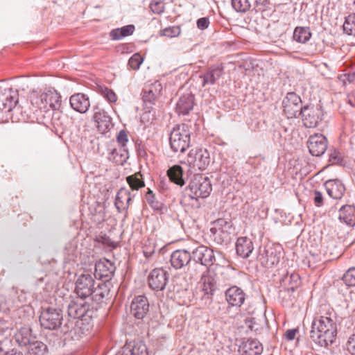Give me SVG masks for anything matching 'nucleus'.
Here are the masks:
<instances>
[{
	"label": "nucleus",
	"mask_w": 355,
	"mask_h": 355,
	"mask_svg": "<svg viewBox=\"0 0 355 355\" xmlns=\"http://www.w3.org/2000/svg\"><path fill=\"white\" fill-rule=\"evenodd\" d=\"M337 324L331 313L315 316L311 323L310 338L317 345L327 348L336 340Z\"/></svg>",
	"instance_id": "obj_1"
},
{
	"label": "nucleus",
	"mask_w": 355,
	"mask_h": 355,
	"mask_svg": "<svg viewBox=\"0 0 355 355\" xmlns=\"http://www.w3.org/2000/svg\"><path fill=\"white\" fill-rule=\"evenodd\" d=\"M61 96L55 90L49 89L40 94L31 96V104L40 110L47 111L51 108L55 114H60L58 110L61 106Z\"/></svg>",
	"instance_id": "obj_2"
},
{
	"label": "nucleus",
	"mask_w": 355,
	"mask_h": 355,
	"mask_svg": "<svg viewBox=\"0 0 355 355\" xmlns=\"http://www.w3.org/2000/svg\"><path fill=\"white\" fill-rule=\"evenodd\" d=\"M212 191L211 180L208 177L200 174L194 175L187 187L186 192L193 200L208 197Z\"/></svg>",
	"instance_id": "obj_3"
},
{
	"label": "nucleus",
	"mask_w": 355,
	"mask_h": 355,
	"mask_svg": "<svg viewBox=\"0 0 355 355\" xmlns=\"http://www.w3.org/2000/svg\"><path fill=\"white\" fill-rule=\"evenodd\" d=\"M190 135L188 125L182 123L173 128L169 141L171 149L175 153H184L190 145Z\"/></svg>",
	"instance_id": "obj_4"
},
{
	"label": "nucleus",
	"mask_w": 355,
	"mask_h": 355,
	"mask_svg": "<svg viewBox=\"0 0 355 355\" xmlns=\"http://www.w3.org/2000/svg\"><path fill=\"white\" fill-rule=\"evenodd\" d=\"M232 223L225 218H218L212 223L210 228V236L219 245L227 244L231 240Z\"/></svg>",
	"instance_id": "obj_5"
},
{
	"label": "nucleus",
	"mask_w": 355,
	"mask_h": 355,
	"mask_svg": "<svg viewBox=\"0 0 355 355\" xmlns=\"http://www.w3.org/2000/svg\"><path fill=\"white\" fill-rule=\"evenodd\" d=\"M192 257L196 263L207 267L214 266L217 258L221 259L225 262L223 253L219 251L215 252L213 249L204 245L198 246L192 251Z\"/></svg>",
	"instance_id": "obj_6"
},
{
	"label": "nucleus",
	"mask_w": 355,
	"mask_h": 355,
	"mask_svg": "<svg viewBox=\"0 0 355 355\" xmlns=\"http://www.w3.org/2000/svg\"><path fill=\"white\" fill-rule=\"evenodd\" d=\"M282 248L279 245L268 244L260 247L257 260L266 268L277 266L282 257Z\"/></svg>",
	"instance_id": "obj_7"
},
{
	"label": "nucleus",
	"mask_w": 355,
	"mask_h": 355,
	"mask_svg": "<svg viewBox=\"0 0 355 355\" xmlns=\"http://www.w3.org/2000/svg\"><path fill=\"white\" fill-rule=\"evenodd\" d=\"M62 320V311L54 307L43 308L40 316L42 327L51 330L60 327Z\"/></svg>",
	"instance_id": "obj_8"
},
{
	"label": "nucleus",
	"mask_w": 355,
	"mask_h": 355,
	"mask_svg": "<svg viewBox=\"0 0 355 355\" xmlns=\"http://www.w3.org/2000/svg\"><path fill=\"white\" fill-rule=\"evenodd\" d=\"M300 114L306 128H315L322 121L323 110L319 105H307L302 107Z\"/></svg>",
	"instance_id": "obj_9"
},
{
	"label": "nucleus",
	"mask_w": 355,
	"mask_h": 355,
	"mask_svg": "<svg viewBox=\"0 0 355 355\" xmlns=\"http://www.w3.org/2000/svg\"><path fill=\"white\" fill-rule=\"evenodd\" d=\"M187 161L193 168L204 171L210 164V155L205 148L192 149L189 153Z\"/></svg>",
	"instance_id": "obj_10"
},
{
	"label": "nucleus",
	"mask_w": 355,
	"mask_h": 355,
	"mask_svg": "<svg viewBox=\"0 0 355 355\" xmlns=\"http://www.w3.org/2000/svg\"><path fill=\"white\" fill-rule=\"evenodd\" d=\"M169 279V274L162 268L151 270L148 277V283L150 288L154 291H163Z\"/></svg>",
	"instance_id": "obj_11"
},
{
	"label": "nucleus",
	"mask_w": 355,
	"mask_h": 355,
	"mask_svg": "<svg viewBox=\"0 0 355 355\" xmlns=\"http://www.w3.org/2000/svg\"><path fill=\"white\" fill-rule=\"evenodd\" d=\"M162 85L159 81L146 86L142 91V100L144 109L152 108L161 96Z\"/></svg>",
	"instance_id": "obj_12"
},
{
	"label": "nucleus",
	"mask_w": 355,
	"mask_h": 355,
	"mask_svg": "<svg viewBox=\"0 0 355 355\" xmlns=\"http://www.w3.org/2000/svg\"><path fill=\"white\" fill-rule=\"evenodd\" d=\"M0 102H1L2 111L10 112L18 103V94L16 92H12L8 85H1L0 86Z\"/></svg>",
	"instance_id": "obj_13"
},
{
	"label": "nucleus",
	"mask_w": 355,
	"mask_h": 355,
	"mask_svg": "<svg viewBox=\"0 0 355 355\" xmlns=\"http://www.w3.org/2000/svg\"><path fill=\"white\" fill-rule=\"evenodd\" d=\"M301 98L294 92H288L282 101L284 112L288 118H294L301 112Z\"/></svg>",
	"instance_id": "obj_14"
},
{
	"label": "nucleus",
	"mask_w": 355,
	"mask_h": 355,
	"mask_svg": "<svg viewBox=\"0 0 355 355\" xmlns=\"http://www.w3.org/2000/svg\"><path fill=\"white\" fill-rule=\"evenodd\" d=\"M95 281L90 274L81 275L76 282V292L79 297H90L94 287Z\"/></svg>",
	"instance_id": "obj_15"
},
{
	"label": "nucleus",
	"mask_w": 355,
	"mask_h": 355,
	"mask_svg": "<svg viewBox=\"0 0 355 355\" xmlns=\"http://www.w3.org/2000/svg\"><path fill=\"white\" fill-rule=\"evenodd\" d=\"M307 146L310 153L313 156H320L327 150V141L326 137L321 134H315L309 137Z\"/></svg>",
	"instance_id": "obj_16"
},
{
	"label": "nucleus",
	"mask_w": 355,
	"mask_h": 355,
	"mask_svg": "<svg viewBox=\"0 0 355 355\" xmlns=\"http://www.w3.org/2000/svg\"><path fill=\"white\" fill-rule=\"evenodd\" d=\"M149 302L145 295L135 297L131 302L130 312L137 319H143L149 311Z\"/></svg>",
	"instance_id": "obj_17"
},
{
	"label": "nucleus",
	"mask_w": 355,
	"mask_h": 355,
	"mask_svg": "<svg viewBox=\"0 0 355 355\" xmlns=\"http://www.w3.org/2000/svg\"><path fill=\"white\" fill-rule=\"evenodd\" d=\"M85 298L79 297L71 302L68 306V315L73 319H80L85 316L89 311V304Z\"/></svg>",
	"instance_id": "obj_18"
},
{
	"label": "nucleus",
	"mask_w": 355,
	"mask_h": 355,
	"mask_svg": "<svg viewBox=\"0 0 355 355\" xmlns=\"http://www.w3.org/2000/svg\"><path fill=\"white\" fill-rule=\"evenodd\" d=\"M114 265L109 260H100L95 265L94 276L104 282L110 280L115 271Z\"/></svg>",
	"instance_id": "obj_19"
},
{
	"label": "nucleus",
	"mask_w": 355,
	"mask_h": 355,
	"mask_svg": "<svg viewBox=\"0 0 355 355\" xmlns=\"http://www.w3.org/2000/svg\"><path fill=\"white\" fill-rule=\"evenodd\" d=\"M94 114L93 120L96 124L98 130L101 133H105L108 131L112 125L111 118L105 112L104 110L100 108L98 106H95L93 108Z\"/></svg>",
	"instance_id": "obj_20"
},
{
	"label": "nucleus",
	"mask_w": 355,
	"mask_h": 355,
	"mask_svg": "<svg viewBox=\"0 0 355 355\" xmlns=\"http://www.w3.org/2000/svg\"><path fill=\"white\" fill-rule=\"evenodd\" d=\"M192 259V253L186 250H177L171 254L170 261L174 268L180 269L187 266Z\"/></svg>",
	"instance_id": "obj_21"
},
{
	"label": "nucleus",
	"mask_w": 355,
	"mask_h": 355,
	"mask_svg": "<svg viewBox=\"0 0 355 355\" xmlns=\"http://www.w3.org/2000/svg\"><path fill=\"white\" fill-rule=\"evenodd\" d=\"M223 73L222 65H215L209 67L205 73L200 75L199 78L202 80V87L207 85H214L220 79Z\"/></svg>",
	"instance_id": "obj_22"
},
{
	"label": "nucleus",
	"mask_w": 355,
	"mask_h": 355,
	"mask_svg": "<svg viewBox=\"0 0 355 355\" xmlns=\"http://www.w3.org/2000/svg\"><path fill=\"white\" fill-rule=\"evenodd\" d=\"M69 103L73 110L81 114L86 113L90 107L89 97L82 93L72 95L69 98Z\"/></svg>",
	"instance_id": "obj_23"
},
{
	"label": "nucleus",
	"mask_w": 355,
	"mask_h": 355,
	"mask_svg": "<svg viewBox=\"0 0 355 355\" xmlns=\"http://www.w3.org/2000/svg\"><path fill=\"white\" fill-rule=\"evenodd\" d=\"M225 298L230 306L240 307L245 301V294L241 288L234 286L225 291Z\"/></svg>",
	"instance_id": "obj_24"
},
{
	"label": "nucleus",
	"mask_w": 355,
	"mask_h": 355,
	"mask_svg": "<svg viewBox=\"0 0 355 355\" xmlns=\"http://www.w3.org/2000/svg\"><path fill=\"white\" fill-rule=\"evenodd\" d=\"M241 355H259L263 352L262 345L257 339H248L239 346Z\"/></svg>",
	"instance_id": "obj_25"
},
{
	"label": "nucleus",
	"mask_w": 355,
	"mask_h": 355,
	"mask_svg": "<svg viewBox=\"0 0 355 355\" xmlns=\"http://www.w3.org/2000/svg\"><path fill=\"white\" fill-rule=\"evenodd\" d=\"M281 286L284 288L279 292L280 295L284 293L293 292L300 284V277L296 273L286 274L280 281Z\"/></svg>",
	"instance_id": "obj_26"
},
{
	"label": "nucleus",
	"mask_w": 355,
	"mask_h": 355,
	"mask_svg": "<svg viewBox=\"0 0 355 355\" xmlns=\"http://www.w3.org/2000/svg\"><path fill=\"white\" fill-rule=\"evenodd\" d=\"M194 96L191 93L182 94L176 104L175 111L178 114L186 115L193 109Z\"/></svg>",
	"instance_id": "obj_27"
},
{
	"label": "nucleus",
	"mask_w": 355,
	"mask_h": 355,
	"mask_svg": "<svg viewBox=\"0 0 355 355\" xmlns=\"http://www.w3.org/2000/svg\"><path fill=\"white\" fill-rule=\"evenodd\" d=\"M83 324L82 320H76L71 318L62 327V331L64 334H69L72 339H78L83 334L80 327Z\"/></svg>",
	"instance_id": "obj_28"
},
{
	"label": "nucleus",
	"mask_w": 355,
	"mask_h": 355,
	"mask_svg": "<svg viewBox=\"0 0 355 355\" xmlns=\"http://www.w3.org/2000/svg\"><path fill=\"white\" fill-rule=\"evenodd\" d=\"M328 195L334 199H340L345 193V187L338 180H329L324 183Z\"/></svg>",
	"instance_id": "obj_29"
},
{
	"label": "nucleus",
	"mask_w": 355,
	"mask_h": 355,
	"mask_svg": "<svg viewBox=\"0 0 355 355\" xmlns=\"http://www.w3.org/2000/svg\"><path fill=\"white\" fill-rule=\"evenodd\" d=\"M132 200L130 191L126 188H121L116 196L114 205L119 212L127 210Z\"/></svg>",
	"instance_id": "obj_30"
},
{
	"label": "nucleus",
	"mask_w": 355,
	"mask_h": 355,
	"mask_svg": "<svg viewBox=\"0 0 355 355\" xmlns=\"http://www.w3.org/2000/svg\"><path fill=\"white\" fill-rule=\"evenodd\" d=\"M17 341L24 345H28V352L29 355H45L47 351V347L45 344L40 341H34L31 343L28 339L23 338L19 340L17 336Z\"/></svg>",
	"instance_id": "obj_31"
},
{
	"label": "nucleus",
	"mask_w": 355,
	"mask_h": 355,
	"mask_svg": "<svg viewBox=\"0 0 355 355\" xmlns=\"http://www.w3.org/2000/svg\"><path fill=\"white\" fill-rule=\"evenodd\" d=\"M254 249L251 239L247 237H240L236 243V250L238 255L243 258L250 256Z\"/></svg>",
	"instance_id": "obj_32"
},
{
	"label": "nucleus",
	"mask_w": 355,
	"mask_h": 355,
	"mask_svg": "<svg viewBox=\"0 0 355 355\" xmlns=\"http://www.w3.org/2000/svg\"><path fill=\"white\" fill-rule=\"evenodd\" d=\"M223 262L225 264L221 265L220 263H216L214 265L215 275L218 279H220L223 282L229 281L234 277V270L230 266L229 264L227 263L226 260L225 262L223 261Z\"/></svg>",
	"instance_id": "obj_33"
},
{
	"label": "nucleus",
	"mask_w": 355,
	"mask_h": 355,
	"mask_svg": "<svg viewBox=\"0 0 355 355\" xmlns=\"http://www.w3.org/2000/svg\"><path fill=\"white\" fill-rule=\"evenodd\" d=\"M338 218L347 225H355V207L352 205H343L339 209Z\"/></svg>",
	"instance_id": "obj_34"
},
{
	"label": "nucleus",
	"mask_w": 355,
	"mask_h": 355,
	"mask_svg": "<svg viewBox=\"0 0 355 355\" xmlns=\"http://www.w3.org/2000/svg\"><path fill=\"white\" fill-rule=\"evenodd\" d=\"M201 283L205 295H213L216 289V280L209 270L202 276Z\"/></svg>",
	"instance_id": "obj_35"
},
{
	"label": "nucleus",
	"mask_w": 355,
	"mask_h": 355,
	"mask_svg": "<svg viewBox=\"0 0 355 355\" xmlns=\"http://www.w3.org/2000/svg\"><path fill=\"white\" fill-rule=\"evenodd\" d=\"M121 355H149V352L143 341H137L132 346H125Z\"/></svg>",
	"instance_id": "obj_36"
},
{
	"label": "nucleus",
	"mask_w": 355,
	"mask_h": 355,
	"mask_svg": "<svg viewBox=\"0 0 355 355\" xmlns=\"http://www.w3.org/2000/svg\"><path fill=\"white\" fill-rule=\"evenodd\" d=\"M128 158V150L127 148L118 146L110 150L109 159L118 165H123Z\"/></svg>",
	"instance_id": "obj_37"
},
{
	"label": "nucleus",
	"mask_w": 355,
	"mask_h": 355,
	"mask_svg": "<svg viewBox=\"0 0 355 355\" xmlns=\"http://www.w3.org/2000/svg\"><path fill=\"white\" fill-rule=\"evenodd\" d=\"M167 175L169 180L177 185L182 187L185 184L182 178L183 170L179 165H174L170 167L167 171Z\"/></svg>",
	"instance_id": "obj_38"
},
{
	"label": "nucleus",
	"mask_w": 355,
	"mask_h": 355,
	"mask_svg": "<svg viewBox=\"0 0 355 355\" xmlns=\"http://www.w3.org/2000/svg\"><path fill=\"white\" fill-rule=\"evenodd\" d=\"M135 31L134 25H127L120 28L113 29L110 32V37L112 40H119L122 38L131 35Z\"/></svg>",
	"instance_id": "obj_39"
},
{
	"label": "nucleus",
	"mask_w": 355,
	"mask_h": 355,
	"mask_svg": "<svg viewBox=\"0 0 355 355\" xmlns=\"http://www.w3.org/2000/svg\"><path fill=\"white\" fill-rule=\"evenodd\" d=\"M109 292V288L106 284H98L97 288L94 287L92 293L91 294L90 297L93 301L96 302L97 304H99L102 302L104 297L108 295Z\"/></svg>",
	"instance_id": "obj_40"
},
{
	"label": "nucleus",
	"mask_w": 355,
	"mask_h": 355,
	"mask_svg": "<svg viewBox=\"0 0 355 355\" xmlns=\"http://www.w3.org/2000/svg\"><path fill=\"white\" fill-rule=\"evenodd\" d=\"M311 33L309 28L296 27L293 33V38L300 43H305L310 40Z\"/></svg>",
	"instance_id": "obj_41"
},
{
	"label": "nucleus",
	"mask_w": 355,
	"mask_h": 355,
	"mask_svg": "<svg viewBox=\"0 0 355 355\" xmlns=\"http://www.w3.org/2000/svg\"><path fill=\"white\" fill-rule=\"evenodd\" d=\"M130 187L132 190H138L145 186L142 175L140 173H136L126 178Z\"/></svg>",
	"instance_id": "obj_42"
},
{
	"label": "nucleus",
	"mask_w": 355,
	"mask_h": 355,
	"mask_svg": "<svg viewBox=\"0 0 355 355\" xmlns=\"http://www.w3.org/2000/svg\"><path fill=\"white\" fill-rule=\"evenodd\" d=\"M343 28L346 34L355 35V12L345 17Z\"/></svg>",
	"instance_id": "obj_43"
},
{
	"label": "nucleus",
	"mask_w": 355,
	"mask_h": 355,
	"mask_svg": "<svg viewBox=\"0 0 355 355\" xmlns=\"http://www.w3.org/2000/svg\"><path fill=\"white\" fill-rule=\"evenodd\" d=\"M232 5L237 12H245L250 8L249 0H232Z\"/></svg>",
	"instance_id": "obj_44"
},
{
	"label": "nucleus",
	"mask_w": 355,
	"mask_h": 355,
	"mask_svg": "<svg viewBox=\"0 0 355 355\" xmlns=\"http://www.w3.org/2000/svg\"><path fill=\"white\" fill-rule=\"evenodd\" d=\"M144 112L141 114V121L145 125L151 124L155 120V112L153 108L144 109Z\"/></svg>",
	"instance_id": "obj_45"
},
{
	"label": "nucleus",
	"mask_w": 355,
	"mask_h": 355,
	"mask_svg": "<svg viewBox=\"0 0 355 355\" xmlns=\"http://www.w3.org/2000/svg\"><path fill=\"white\" fill-rule=\"evenodd\" d=\"M342 279L347 286H355V268L348 269Z\"/></svg>",
	"instance_id": "obj_46"
},
{
	"label": "nucleus",
	"mask_w": 355,
	"mask_h": 355,
	"mask_svg": "<svg viewBox=\"0 0 355 355\" xmlns=\"http://www.w3.org/2000/svg\"><path fill=\"white\" fill-rule=\"evenodd\" d=\"M146 200L148 203L154 209L157 210H159L162 209V204L155 200V196L153 191L148 189V191L146 193Z\"/></svg>",
	"instance_id": "obj_47"
},
{
	"label": "nucleus",
	"mask_w": 355,
	"mask_h": 355,
	"mask_svg": "<svg viewBox=\"0 0 355 355\" xmlns=\"http://www.w3.org/2000/svg\"><path fill=\"white\" fill-rule=\"evenodd\" d=\"M143 62V58L139 53H135L128 60V65L133 70H137L139 68Z\"/></svg>",
	"instance_id": "obj_48"
},
{
	"label": "nucleus",
	"mask_w": 355,
	"mask_h": 355,
	"mask_svg": "<svg viewBox=\"0 0 355 355\" xmlns=\"http://www.w3.org/2000/svg\"><path fill=\"white\" fill-rule=\"evenodd\" d=\"M150 8L155 14H161L164 10V0H153Z\"/></svg>",
	"instance_id": "obj_49"
},
{
	"label": "nucleus",
	"mask_w": 355,
	"mask_h": 355,
	"mask_svg": "<svg viewBox=\"0 0 355 355\" xmlns=\"http://www.w3.org/2000/svg\"><path fill=\"white\" fill-rule=\"evenodd\" d=\"M180 33V28L178 26L166 28L162 31V35L168 37H176Z\"/></svg>",
	"instance_id": "obj_50"
},
{
	"label": "nucleus",
	"mask_w": 355,
	"mask_h": 355,
	"mask_svg": "<svg viewBox=\"0 0 355 355\" xmlns=\"http://www.w3.org/2000/svg\"><path fill=\"white\" fill-rule=\"evenodd\" d=\"M102 94L110 103H115L117 101L116 94L110 89L107 87L103 89Z\"/></svg>",
	"instance_id": "obj_51"
},
{
	"label": "nucleus",
	"mask_w": 355,
	"mask_h": 355,
	"mask_svg": "<svg viewBox=\"0 0 355 355\" xmlns=\"http://www.w3.org/2000/svg\"><path fill=\"white\" fill-rule=\"evenodd\" d=\"M119 146L127 148L126 144L128 142V135L125 130H121L116 137Z\"/></svg>",
	"instance_id": "obj_52"
},
{
	"label": "nucleus",
	"mask_w": 355,
	"mask_h": 355,
	"mask_svg": "<svg viewBox=\"0 0 355 355\" xmlns=\"http://www.w3.org/2000/svg\"><path fill=\"white\" fill-rule=\"evenodd\" d=\"M347 350L352 355H355V334L351 335L346 344Z\"/></svg>",
	"instance_id": "obj_53"
},
{
	"label": "nucleus",
	"mask_w": 355,
	"mask_h": 355,
	"mask_svg": "<svg viewBox=\"0 0 355 355\" xmlns=\"http://www.w3.org/2000/svg\"><path fill=\"white\" fill-rule=\"evenodd\" d=\"M313 202L316 207H321L323 205V196L318 191H313Z\"/></svg>",
	"instance_id": "obj_54"
},
{
	"label": "nucleus",
	"mask_w": 355,
	"mask_h": 355,
	"mask_svg": "<svg viewBox=\"0 0 355 355\" xmlns=\"http://www.w3.org/2000/svg\"><path fill=\"white\" fill-rule=\"evenodd\" d=\"M209 21L207 17H202L198 19L197 26L199 29L204 30L209 26Z\"/></svg>",
	"instance_id": "obj_55"
},
{
	"label": "nucleus",
	"mask_w": 355,
	"mask_h": 355,
	"mask_svg": "<svg viewBox=\"0 0 355 355\" xmlns=\"http://www.w3.org/2000/svg\"><path fill=\"white\" fill-rule=\"evenodd\" d=\"M245 325L247 328L250 329L251 331H257L259 330V327L256 324L254 318H250L249 320H245Z\"/></svg>",
	"instance_id": "obj_56"
},
{
	"label": "nucleus",
	"mask_w": 355,
	"mask_h": 355,
	"mask_svg": "<svg viewBox=\"0 0 355 355\" xmlns=\"http://www.w3.org/2000/svg\"><path fill=\"white\" fill-rule=\"evenodd\" d=\"M297 330L295 329H288L285 333V337L288 340H293L297 333Z\"/></svg>",
	"instance_id": "obj_57"
},
{
	"label": "nucleus",
	"mask_w": 355,
	"mask_h": 355,
	"mask_svg": "<svg viewBox=\"0 0 355 355\" xmlns=\"http://www.w3.org/2000/svg\"><path fill=\"white\" fill-rule=\"evenodd\" d=\"M8 329V327L7 326L6 322H5L4 321L0 320V334L5 332V331Z\"/></svg>",
	"instance_id": "obj_58"
},
{
	"label": "nucleus",
	"mask_w": 355,
	"mask_h": 355,
	"mask_svg": "<svg viewBox=\"0 0 355 355\" xmlns=\"http://www.w3.org/2000/svg\"><path fill=\"white\" fill-rule=\"evenodd\" d=\"M154 252H155L154 248H153V249L150 250H147L145 248H144V250H143L144 254L146 258L151 257L152 254L154 253Z\"/></svg>",
	"instance_id": "obj_59"
},
{
	"label": "nucleus",
	"mask_w": 355,
	"mask_h": 355,
	"mask_svg": "<svg viewBox=\"0 0 355 355\" xmlns=\"http://www.w3.org/2000/svg\"><path fill=\"white\" fill-rule=\"evenodd\" d=\"M5 355H23L22 353L18 352L16 349H12V350L5 352Z\"/></svg>",
	"instance_id": "obj_60"
},
{
	"label": "nucleus",
	"mask_w": 355,
	"mask_h": 355,
	"mask_svg": "<svg viewBox=\"0 0 355 355\" xmlns=\"http://www.w3.org/2000/svg\"><path fill=\"white\" fill-rule=\"evenodd\" d=\"M350 10L355 12V0H351V3H348Z\"/></svg>",
	"instance_id": "obj_61"
},
{
	"label": "nucleus",
	"mask_w": 355,
	"mask_h": 355,
	"mask_svg": "<svg viewBox=\"0 0 355 355\" xmlns=\"http://www.w3.org/2000/svg\"><path fill=\"white\" fill-rule=\"evenodd\" d=\"M355 78V74L354 73H352V74H347V80L351 83L352 81H354Z\"/></svg>",
	"instance_id": "obj_62"
},
{
	"label": "nucleus",
	"mask_w": 355,
	"mask_h": 355,
	"mask_svg": "<svg viewBox=\"0 0 355 355\" xmlns=\"http://www.w3.org/2000/svg\"><path fill=\"white\" fill-rule=\"evenodd\" d=\"M0 355H5L4 350L3 349L2 343L0 342Z\"/></svg>",
	"instance_id": "obj_63"
}]
</instances>
